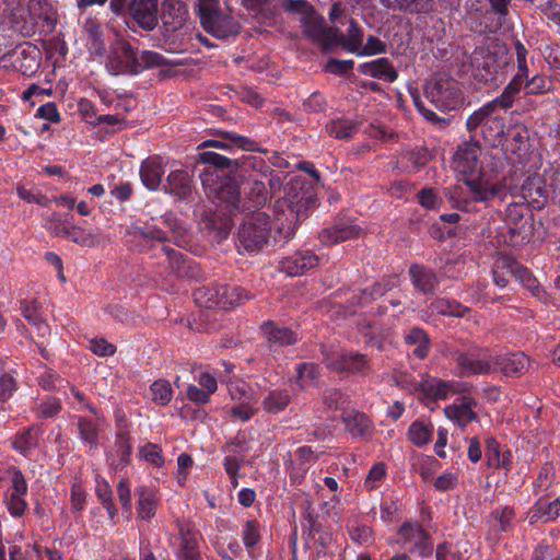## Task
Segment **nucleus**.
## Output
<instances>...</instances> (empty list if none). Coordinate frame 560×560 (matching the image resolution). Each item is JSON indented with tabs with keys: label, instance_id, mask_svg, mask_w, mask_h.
<instances>
[{
	"label": "nucleus",
	"instance_id": "obj_1",
	"mask_svg": "<svg viewBox=\"0 0 560 560\" xmlns=\"http://www.w3.org/2000/svg\"><path fill=\"white\" fill-rule=\"evenodd\" d=\"M481 154L482 149L478 142H464L457 147L452 166L458 179L467 187L470 199L488 202L502 191L503 184L495 176L482 171Z\"/></svg>",
	"mask_w": 560,
	"mask_h": 560
},
{
	"label": "nucleus",
	"instance_id": "obj_2",
	"mask_svg": "<svg viewBox=\"0 0 560 560\" xmlns=\"http://www.w3.org/2000/svg\"><path fill=\"white\" fill-rule=\"evenodd\" d=\"M198 12L206 32L220 39H229L240 32V24L219 9L218 0H199Z\"/></svg>",
	"mask_w": 560,
	"mask_h": 560
},
{
	"label": "nucleus",
	"instance_id": "obj_3",
	"mask_svg": "<svg viewBox=\"0 0 560 560\" xmlns=\"http://www.w3.org/2000/svg\"><path fill=\"white\" fill-rule=\"evenodd\" d=\"M271 234L269 215L255 212L247 217L237 232V246L248 253H256L268 244Z\"/></svg>",
	"mask_w": 560,
	"mask_h": 560
},
{
	"label": "nucleus",
	"instance_id": "obj_4",
	"mask_svg": "<svg viewBox=\"0 0 560 560\" xmlns=\"http://www.w3.org/2000/svg\"><path fill=\"white\" fill-rule=\"evenodd\" d=\"M228 390L234 404L223 408L225 415L233 420L248 421L257 412L259 400L254 388L246 382L237 380L229 383Z\"/></svg>",
	"mask_w": 560,
	"mask_h": 560
},
{
	"label": "nucleus",
	"instance_id": "obj_5",
	"mask_svg": "<svg viewBox=\"0 0 560 560\" xmlns=\"http://www.w3.org/2000/svg\"><path fill=\"white\" fill-rule=\"evenodd\" d=\"M500 108L494 102H488L475 110L467 119V129L477 135L478 131L488 142H495L504 131V121L497 113Z\"/></svg>",
	"mask_w": 560,
	"mask_h": 560
},
{
	"label": "nucleus",
	"instance_id": "obj_6",
	"mask_svg": "<svg viewBox=\"0 0 560 560\" xmlns=\"http://www.w3.org/2000/svg\"><path fill=\"white\" fill-rule=\"evenodd\" d=\"M424 94L427 100L441 112L454 110L463 103L457 83L446 77L430 79L425 84Z\"/></svg>",
	"mask_w": 560,
	"mask_h": 560
},
{
	"label": "nucleus",
	"instance_id": "obj_7",
	"mask_svg": "<svg viewBox=\"0 0 560 560\" xmlns=\"http://www.w3.org/2000/svg\"><path fill=\"white\" fill-rule=\"evenodd\" d=\"M30 22H25L20 34L31 36L35 33H50L56 25V12L46 0H30L27 3Z\"/></svg>",
	"mask_w": 560,
	"mask_h": 560
},
{
	"label": "nucleus",
	"instance_id": "obj_8",
	"mask_svg": "<svg viewBox=\"0 0 560 560\" xmlns=\"http://www.w3.org/2000/svg\"><path fill=\"white\" fill-rule=\"evenodd\" d=\"M458 374L460 376H471L488 374L493 371L494 357L488 349H471L467 352H455Z\"/></svg>",
	"mask_w": 560,
	"mask_h": 560
},
{
	"label": "nucleus",
	"instance_id": "obj_9",
	"mask_svg": "<svg viewBox=\"0 0 560 560\" xmlns=\"http://www.w3.org/2000/svg\"><path fill=\"white\" fill-rule=\"evenodd\" d=\"M208 308L212 307H231L241 304L248 299V294L244 289L229 285H221L215 289H199L195 293V299L198 303L202 302Z\"/></svg>",
	"mask_w": 560,
	"mask_h": 560
},
{
	"label": "nucleus",
	"instance_id": "obj_10",
	"mask_svg": "<svg viewBox=\"0 0 560 560\" xmlns=\"http://www.w3.org/2000/svg\"><path fill=\"white\" fill-rule=\"evenodd\" d=\"M281 7L300 14V23L307 37L320 40L325 35V20L316 14L305 0H281Z\"/></svg>",
	"mask_w": 560,
	"mask_h": 560
},
{
	"label": "nucleus",
	"instance_id": "obj_11",
	"mask_svg": "<svg viewBox=\"0 0 560 560\" xmlns=\"http://www.w3.org/2000/svg\"><path fill=\"white\" fill-rule=\"evenodd\" d=\"M398 386L411 392H421L424 396L433 399H444L452 390V384L439 378L421 375L420 380H415L407 374H400L396 378Z\"/></svg>",
	"mask_w": 560,
	"mask_h": 560
},
{
	"label": "nucleus",
	"instance_id": "obj_12",
	"mask_svg": "<svg viewBox=\"0 0 560 560\" xmlns=\"http://www.w3.org/2000/svg\"><path fill=\"white\" fill-rule=\"evenodd\" d=\"M108 71L114 74L138 73L143 69L137 52L126 42H118L108 56L106 65Z\"/></svg>",
	"mask_w": 560,
	"mask_h": 560
},
{
	"label": "nucleus",
	"instance_id": "obj_13",
	"mask_svg": "<svg viewBox=\"0 0 560 560\" xmlns=\"http://www.w3.org/2000/svg\"><path fill=\"white\" fill-rule=\"evenodd\" d=\"M3 474L11 479V487L5 495L7 509L12 516L21 517L27 509L24 498L28 489L26 480L23 474L14 467L3 470Z\"/></svg>",
	"mask_w": 560,
	"mask_h": 560
},
{
	"label": "nucleus",
	"instance_id": "obj_14",
	"mask_svg": "<svg viewBox=\"0 0 560 560\" xmlns=\"http://www.w3.org/2000/svg\"><path fill=\"white\" fill-rule=\"evenodd\" d=\"M396 542L410 552L417 551L421 557H429L433 552V545L425 530L418 524L405 523L397 532Z\"/></svg>",
	"mask_w": 560,
	"mask_h": 560
},
{
	"label": "nucleus",
	"instance_id": "obj_15",
	"mask_svg": "<svg viewBox=\"0 0 560 560\" xmlns=\"http://www.w3.org/2000/svg\"><path fill=\"white\" fill-rule=\"evenodd\" d=\"M504 152L513 163H524L529 159L530 143L526 127L515 126L509 130Z\"/></svg>",
	"mask_w": 560,
	"mask_h": 560
},
{
	"label": "nucleus",
	"instance_id": "obj_16",
	"mask_svg": "<svg viewBox=\"0 0 560 560\" xmlns=\"http://www.w3.org/2000/svg\"><path fill=\"white\" fill-rule=\"evenodd\" d=\"M326 366L335 372L359 373L368 368L365 357L354 352H325Z\"/></svg>",
	"mask_w": 560,
	"mask_h": 560
},
{
	"label": "nucleus",
	"instance_id": "obj_17",
	"mask_svg": "<svg viewBox=\"0 0 560 560\" xmlns=\"http://www.w3.org/2000/svg\"><path fill=\"white\" fill-rule=\"evenodd\" d=\"M299 184L300 182L298 180L294 184H292L287 192V198L278 201L276 206L278 210H281L283 212L284 207H287L289 213L284 215L285 220H288L290 224L294 220H298L311 205L315 203V199L308 191H303L301 196L298 194L293 195V191L295 190Z\"/></svg>",
	"mask_w": 560,
	"mask_h": 560
},
{
	"label": "nucleus",
	"instance_id": "obj_18",
	"mask_svg": "<svg viewBox=\"0 0 560 560\" xmlns=\"http://www.w3.org/2000/svg\"><path fill=\"white\" fill-rule=\"evenodd\" d=\"M318 257L311 250H300L293 255L283 258L280 261V269L288 276L296 277L303 275L306 270L316 267Z\"/></svg>",
	"mask_w": 560,
	"mask_h": 560
},
{
	"label": "nucleus",
	"instance_id": "obj_19",
	"mask_svg": "<svg viewBox=\"0 0 560 560\" xmlns=\"http://www.w3.org/2000/svg\"><path fill=\"white\" fill-rule=\"evenodd\" d=\"M130 14L144 30H153L158 23V0H133Z\"/></svg>",
	"mask_w": 560,
	"mask_h": 560
},
{
	"label": "nucleus",
	"instance_id": "obj_20",
	"mask_svg": "<svg viewBox=\"0 0 560 560\" xmlns=\"http://www.w3.org/2000/svg\"><path fill=\"white\" fill-rule=\"evenodd\" d=\"M199 534L188 525L179 526V546L176 550L178 560H200Z\"/></svg>",
	"mask_w": 560,
	"mask_h": 560
},
{
	"label": "nucleus",
	"instance_id": "obj_21",
	"mask_svg": "<svg viewBox=\"0 0 560 560\" xmlns=\"http://www.w3.org/2000/svg\"><path fill=\"white\" fill-rule=\"evenodd\" d=\"M529 366V358L523 352H516L494 358L493 371H501L506 376H517L526 373Z\"/></svg>",
	"mask_w": 560,
	"mask_h": 560
},
{
	"label": "nucleus",
	"instance_id": "obj_22",
	"mask_svg": "<svg viewBox=\"0 0 560 560\" xmlns=\"http://www.w3.org/2000/svg\"><path fill=\"white\" fill-rule=\"evenodd\" d=\"M475 402L472 399L463 397L454 404L444 408L445 417L459 428L464 429L468 423L476 419L474 411Z\"/></svg>",
	"mask_w": 560,
	"mask_h": 560
},
{
	"label": "nucleus",
	"instance_id": "obj_23",
	"mask_svg": "<svg viewBox=\"0 0 560 560\" xmlns=\"http://www.w3.org/2000/svg\"><path fill=\"white\" fill-rule=\"evenodd\" d=\"M358 71L364 75L389 83L396 81L398 78L396 69L393 67L389 59L385 57L359 65Z\"/></svg>",
	"mask_w": 560,
	"mask_h": 560
},
{
	"label": "nucleus",
	"instance_id": "obj_24",
	"mask_svg": "<svg viewBox=\"0 0 560 560\" xmlns=\"http://www.w3.org/2000/svg\"><path fill=\"white\" fill-rule=\"evenodd\" d=\"M164 190L175 196L177 199H184L191 192V177L184 170L172 171L163 186Z\"/></svg>",
	"mask_w": 560,
	"mask_h": 560
},
{
	"label": "nucleus",
	"instance_id": "obj_25",
	"mask_svg": "<svg viewBox=\"0 0 560 560\" xmlns=\"http://www.w3.org/2000/svg\"><path fill=\"white\" fill-rule=\"evenodd\" d=\"M42 430L39 425L33 424L23 428L15 434L12 441V447L20 454L27 455L38 446Z\"/></svg>",
	"mask_w": 560,
	"mask_h": 560
},
{
	"label": "nucleus",
	"instance_id": "obj_26",
	"mask_svg": "<svg viewBox=\"0 0 560 560\" xmlns=\"http://www.w3.org/2000/svg\"><path fill=\"white\" fill-rule=\"evenodd\" d=\"M261 332L265 339L271 346L283 347L296 342L298 336L287 327H281L272 322H267L261 326Z\"/></svg>",
	"mask_w": 560,
	"mask_h": 560
},
{
	"label": "nucleus",
	"instance_id": "obj_27",
	"mask_svg": "<svg viewBox=\"0 0 560 560\" xmlns=\"http://www.w3.org/2000/svg\"><path fill=\"white\" fill-rule=\"evenodd\" d=\"M316 455L310 446H301L294 453V459L287 463L290 477L294 482H301L307 470V463L314 462Z\"/></svg>",
	"mask_w": 560,
	"mask_h": 560
},
{
	"label": "nucleus",
	"instance_id": "obj_28",
	"mask_svg": "<svg viewBox=\"0 0 560 560\" xmlns=\"http://www.w3.org/2000/svg\"><path fill=\"white\" fill-rule=\"evenodd\" d=\"M381 3L392 10L409 14H427L433 10L434 0H380Z\"/></svg>",
	"mask_w": 560,
	"mask_h": 560
},
{
	"label": "nucleus",
	"instance_id": "obj_29",
	"mask_svg": "<svg viewBox=\"0 0 560 560\" xmlns=\"http://www.w3.org/2000/svg\"><path fill=\"white\" fill-rule=\"evenodd\" d=\"M291 401V395L285 388L268 389L261 399V406L268 413H278L283 411Z\"/></svg>",
	"mask_w": 560,
	"mask_h": 560
},
{
	"label": "nucleus",
	"instance_id": "obj_30",
	"mask_svg": "<svg viewBox=\"0 0 560 560\" xmlns=\"http://www.w3.org/2000/svg\"><path fill=\"white\" fill-rule=\"evenodd\" d=\"M486 459L490 468L510 470L511 453L508 450H502L494 439L487 440Z\"/></svg>",
	"mask_w": 560,
	"mask_h": 560
},
{
	"label": "nucleus",
	"instance_id": "obj_31",
	"mask_svg": "<svg viewBox=\"0 0 560 560\" xmlns=\"http://www.w3.org/2000/svg\"><path fill=\"white\" fill-rule=\"evenodd\" d=\"M347 431L354 438L366 436L372 432V423L366 415L351 410L343 415Z\"/></svg>",
	"mask_w": 560,
	"mask_h": 560
},
{
	"label": "nucleus",
	"instance_id": "obj_32",
	"mask_svg": "<svg viewBox=\"0 0 560 560\" xmlns=\"http://www.w3.org/2000/svg\"><path fill=\"white\" fill-rule=\"evenodd\" d=\"M527 78L528 73H525L524 71L517 72L513 77L511 82L505 86L502 94L492 100V102H494L502 109H508L512 107L517 94L521 92L523 88L525 89L524 82L525 80H527Z\"/></svg>",
	"mask_w": 560,
	"mask_h": 560
},
{
	"label": "nucleus",
	"instance_id": "obj_33",
	"mask_svg": "<svg viewBox=\"0 0 560 560\" xmlns=\"http://www.w3.org/2000/svg\"><path fill=\"white\" fill-rule=\"evenodd\" d=\"M163 174V165L158 159H149L144 161L140 168L141 180L150 190H156L160 187Z\"/></svg>",
	"mask_w": 560,
	"mask_h": 560
},
{
	"label": "nucleus",
	"instance_id": "obj_34",
	"mask_svg": "<svg viewBox=\"0 0 560 560\" xmlns=\"http://www.w3.org/2000/svg\"><path fill=\"white\" fill-rule=\"evenodd\" d=\"M23 317L32 325L38 337H45L49 332V327L42 316L39 304L36 301L22 302Z\"/></svg>",
	"mask_w": 560,
	"mask_h": 560
},
{
	"label": "nucleus",
	"instance_id": "obj_35",
	"mask_svg": "<svg viewBox=\"0 0 560 560\" xmlns=\"http://www.w3.org/2000/svg\"><path fill=\"white\" fill-rule=\"evenodd\" d=\"M560 515V500L555 499L549 501L548 499H539L533 508L530 522H549L557 518Z\"/></svg>",
	"mask_w": 560,
	"mask_h": 560
},
{
	"label": "nucleus",
	"instance_id": "obj_36",
	"mask_svg": "<svg viewBox=\"0 0 560 560\" xmlns=\"http://www.w3.org/2000/svg\"><path fill=\"white\" fill-rule=\"evenodd\" d=\"M360 229L351 224H337L332 228L325 229L320 233V240L324 244H337L349 238L358 236Z\"/></svg>",
	"mask_w": 560,
	"mask_h": 560
},
{
	"label": "nucleus",
	"instance_id": "obj_37",
	"mask_svg": "<svg viewBox=\"0 0 560 560\" xmlns=\"http://www.w3.org/2000/svg\"><path fill=\"white\" fill-rule=\"evenodd\" d=\"M138 516L141 520H151L155 515L158 497L155 492L145 487L138 489Z\"/></svg>",
	"mask_w": 560,
	"mask_h": 560
},
{
	"label": "nucleus",
	"instance_id": "obj_38",
	"mask_svg": "<svg viewBox=\"0 0 560 560\" xmlns=\"http://www.w3.org/2000/svg\"><path fill=\"white\" fill-rule=\"evenodd\" d=\"M252 145H253V142L246 137H242V136H237V135H228L222 140H206V141L201 142L198 145V148L199 149L200 148H215L219 150L226 151V150L232 149L233 147L244 149V150H252Z\"/></svg>",
	"mask_w": 560,
	"mask_h": 560
},
{
	"label": "nucleus",
	"instance_id": "obj_39",
	"mask_svg": "<svg viewBox=\"0 0 560 560\" xmlns=\"http://www.w3.org/2000/svg\"><path fill=\"white\" fill-rule=\"evenodd\" d=\"M409 272L412 283L418 290L422 292H430L435 288L436 276L431 270L422 266L415 265L411 266Z\"/></svg>",
	"mask_w": 560,
	"mask_h": 560
},
{
	"label": "nucleus",
	"instance_id": "obj_40",
	"mask_svg": "<svg viewBox=\"0 0 560 560\" xmlns=\"http://www.w3.org/2000/svg\"><path fill=\"white\" fill-rule=\"evenodd\" d=\"M406 342L409 346H413V354L419 359H424L430 349V342L428 335L420 328H413L406 336Z\"/></svg>",
	"mask_w": 560,
	"mask_h": 560
},
{
	"label": "nucleus",
	"instance_id": "obj_41",
	"mask_svg": "<svg viewBox=\"0 0 560 560\" xmlns=\"http://www.w3.org/2000/svg\"><path fill=\"white\" fill-rule=\"evenodd\" d=\"M409 439L417 446L428 444L433 435V425L430 422L415 421L408 430Z\"/></svg>",
	"mask_w": 560,
	"mask_h": 560
},
{
	"label": "nucleus",
	"instance_id": "obj_42",
	"mask_svg": "<svg viewBox=\"0 0 560 560\" xmlns=\"http://www.w3.org/2000/svg\"><path fill=\"white\" fill-rule=\"evenodd\" d=\"M508 268H509L510 273L522 285H524L525 288L530 290L534 294L539 293V291H540L539 283L527 268H525L516 262L509 264Z\"/></svg>",
	"mask_w": 560,
	"mask_h": 560
},
{
	"label": "nucleus",
	"instance_id": "obj_43",
	"mask_svg": "<svg viewBox=\"0 0 560 560\" xmlns=\"http://www.w3.org/2000/svg\"><path fill=\"white\" fill-rule=\"evenodd\" d=\"M296 382L301 389H307L317 384L318 366L314 363H302L296 369Z\"/></svg>",
	"mask_w": 560,
	"mask_h": 560
},
{
	"label": "nucleus",
	"instance_id": "obj_44",
	"mask_svg": "<svg viewBox=\"0 0 560 560\" xmlns=\"http://www.w3.org/2000/svg\"><path fill=\"white\" fill-rule=\"evenodd\" d=\"M149 393L151 399L160 406L168 405L173 397V389L170 382L162 378L154 381L150 385Z\"/></svg>",
	"mask_w": 560,
	"mask_h": 560
},
{
	"label": "nucleus",
	"instance_id": "obj_45",
	"mask_svg": "<svg viewBox=\"0 0 560 560\" xmlns=\"http://www.w3.org/2000/svg\"><path fill=\"white\" fill-rule=\"evenodd\" d=\"M355 130V124L349 119H335L326 125L328 135L337 139H348Z\"/></svg>",
	"mask_w": 560,
	"mask_h": 560
},
{
	"label": "nucleus",
	"instance_id": "obj_46",
	"mask_svg": "<svg viewBox=\"0 0 560 560\" xmlns=\"http://www.w3.org/2000/svg\"><path fill=\"white\" fill-rule=\"evenodd\" d=\"M523 194L536 207H541L548 197L547 189L541 186L539 178H530L528 184L523 187Z\"/></svg>",
	"mask_w": 560,
	"mask_h": 560
},
{
	"label": "nucleus",
	"instance_id": "obj_47",
	"mask_svg": "<svg viewBox=\"0 0 560 560\" xmlns=\"http://www.w3.org/2000/svg\"><path fill=\"white\" fill-rule=\"evenodd\" d=\"M432 311L441 314V315H447V316H464L466 312H468V308L463 306L456 301H451L446 299H438L435 300L432 305Z\"/></svg>",
	"mask_w": 560,
	"mask_h": 560
},
{
	"label": "nucleus",
	"instance_id": "obj_48",
	"mask_svg": "<svg viewBox=\"0 0 560 560\" xmlns=\"http://www.w3.org/2000/svg\"><path fill=\"white\" fill-rule=\"evenodd\" d=\"M95 491L102 504L107 510L109 516L114 517L117 514V509L114 505L113 490L109 483L105 479L96 477Z\"/></svg>",
	"mask_w": 560,
	"mask_h": 560
},
{
	"label": "nucleus",
	"instance_id": "obj_49",
	"mask_svg": "<svg viewBox=\"0 0 560 560\" xmlns=\"http://www.w3.org/2000/svg\"><path fill=\"white\" fill-rule=\"evenodd\" d=\"M139 454L141 458L155 467H162L164 464L162 450L156 444L145 443L144 445L140 446Z\"/></svg>",
	"mask_w": 560,
	"mask_h": 560
},
{
	"label": "nucleus",
	"instance_id": "obj_50",
	"mask_svg": "<svg viewBox=\"0 0 560 560\" xmlns=\"http://www.w3.org/2000/svg\"><path fill=\"white\" fill-rule=\"evenodd\" d=\"M386 477V466L383 463H376L372 466L370 469L365 480H364V487L368 490H374L378 488Z\"/></svg>",
	"mask_w": 560,
	"mask_h": 560
},
{
	"label": "nucleus",
	"instance_id": "obj_51",
	"mask_svg": "<svg viewBox=\"0 0 560 560\" xmlns=\"http://www.w3.org/2000/svg\"><path fill=\"white\" fill-rule=\"evenodd\" d=\"M385 50L386 45L381 39L370 36L364 45L361 42L359 49H354L352 52H355L358 56H372L385 52Z\"/></svg>",
	"mask_w": 560,
	"mask_h": 560
},
{
	"label": "nucleus",
	"instance_id": "obj_52",
	"mask_svg": "<svg viewBox=\"0 0 560 560\" xmlns=\"http://www.w3.org/2000/svg\"><path fill=\"white\" fill-rule=\"evenodd\" d=\"M242 539L246 548H253L260 539L259 524L256 521H247L242 530Z\"/></svg>",
	"mask_w": 560,
	"mask_h": 560
},
{
	"label": "nucleus",
	"instance_id": "obj_53",
	"mask_svg": "<svg viewBox=\"0 0 560 560\" xmlns=\"http://www.w3.org/2000/svg\"><path fill=\"white\" fill-rule=\"evenodd\" d=\"M89 349L98 357H110L116 352V346L104 338L91 339Z\"/></svg>",
	"mask_w": 560,
	"mask_h": 560
},
{
	"label": "nucleus",
	"instance_id": "obj_54",
	"mask_svg": "<svg viewBox=\"0 0 560 560\" xmlns=\"http://www.w3.org/2000/svg\"><path fill=\"white\" fill-rule=\"evenodd\" d=\"M525 90L528 94H541L550 90V81L542 75H534L530 80H525Z\"/></svg>",
	"mask_w": 560,
	"mask_h": 560
},
{
	"label": "nucleus",
	"instance_id": "obj_55",
	"mask_svg": "<svg viewBox=\"0 0 560 560\" xmlns=\"http://www.w3.org/2000/svg\"><path fill=\"white\" fill-rule=\"evenodd\" d=\"M361 42H363V33L361 28L351 21L348 28V35L345 38L343 44L346 48L352 52L354 49H359Z\"/></svg>",
	"mask_w": 560,
	"mask_h": 560
},
{
	"label": "nucleus",
	"instance_id": "obj_56",
	"mask_svg": "<svg viewBox=\"0 0 560 560\" xmlns=\"http://www.w3.org/2000/svg\"><path fill=\"white\" fill-rule=\"evenodd\" d=\"M419 203L425 209H438L442 199L432 188H424L418 192Z\"/></svg>",
	"mask_w": 560,
	"mask_h": 560
},
{
	"label": "nucleus",
	"instance_id": "obj_57",
	"mask_svg": "<svg viewBox=\"0 0 560 560\" xmlns=\"http://www.w3.org/2000/svg\"><path fill=\"white\" fill-rule=\"evenodd\" d=\"M61 409L60 401L57 398H48L40 402L37 407L38 418H51L56 416Z\"/></svg>",
	"mask_w": 560,
	"mask_h": 560
},
{
	"label": "nucleus",
	"instance_id": "obj_58",
	"mask_svg": "<svg viewBox=\"0 0 560 560\" xmlns=\"http://www.w3.org/2000/svg\"><path fill=\"white\" fill-rule=\"evenodd\" d=\"M26 21L30 22V15H28V12H27V8H24V7L21 5L19 8H13L11 10L10 15H9V22H10L11 28L14 32H19L20 33L21 26Z\"/></svg>",
	"mask_w": 560,
	"mask_h": 560
},
{
	"label": "nucleus",
	"instance_id": "obj_59",
	"mask_svg": "<svg viewBox=\"0 0 560 560\" xmlns=\"http://www.w3.org/2000/svg\"><path fill=\"white\" fill-rule=\"evenodd\" d=\"M16 389V382L10 374H2L0 376V402L10 399Z\"/></svg>",
	"mask_w": 560,
	"mask_h": 560
},
{
	"label": "nucleus",
	"instance_id": "obj_60",
	"mask_svg": "<svg viewBox=\"0 0 560 560\" xmlns=\"http://www.w3.org/2000/svg\"><path fill=\"white\" fill-rule=\"evenodd\" d=\"M79 431L82 441L88 443L91 447L96 443L97 433L95 425L88 420L79 421Z\"/></svg>",
	"mask_w": 560,
	"mask_h": 560
},
{
	"label": "nucleus",
	"instance_id": "obj_61",
	"mask_svg": "<svg viewBox=\"0 0 560 560\" xmlns=\"http://www.w3.org/2000/svg\"><path fill=\"white\" fill-rule=\"evenodd\" d=\"M133 233L144 240H155L164 242L166 236L163 231L154 226H133Z\"/></svg>",
	"mask_w": 560,
	"mask_h": 560
},
{
	"label": "nucleus",
	"instance_id": "obj_62",
	"mask_svg": "<svg viewBox=\"0 0 560 560\" xmlns=\"http://www.w3.org/2000/svg\"><path fill=\"white\" fill-rule=\"evenodd\" d=\"M195 381L210 395L214 394L218 389L215 376L208 371H203L195 376Z\"/></svg>",
	"mask_w": 560,
	"mask_h": 560
},
{
	"label": "nucleus",
	"instance_id": "obj_63",
	"mask_svg": "<svg viewBox=\"0 0 560 560\" xmlns=\"http://www.w3.org/2000/svg\"><path fill=\"white\" fill-rule=\"evenodd\" d=\"M186 396L190 401L198 405H206L210 401L211 398L210 394L196 385H189L187 387Z\"/></svg>",
	"mask_w": 560,
	"mask_h": 560
},
{
	"label": "nucleus",
	"instance_id": "obj_64",
	"mask_svg": "<svg viewBox=\"0 0 560 560\" xmlns=\"http://www.w3.org/2000/svg\"><path fill=\"white\" fill-rule=\"evenodd\" d=\"M37 116L50 122H58L60 120V115L57 109V106L52 102H48L39 106V108L37 109Z\"/></svg>",
	"mask_w": 560,
	"mask_h": 560
}]
</instances>
